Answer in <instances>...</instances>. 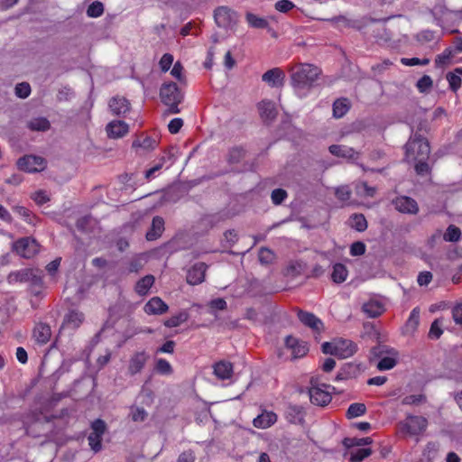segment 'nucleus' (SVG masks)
I'll return each mask as SVG.
<instances>
[{"label":"nucleus","mask_w":462,"mask_h":462,"mask_svg":"<svg viewBox=\"0 0 462 462\" xmlns=\"http://www.w3.org/2000/svg\"><path fill=\"white\" fill-rule=\"evenodd\" d=\"M298 319L301 323L310 328L314 332L318 334H319L324 328V325L321 319L316 317L313 313L299 310Z\"/></svg>","instance_id":"obj_11"},{"label":"nucleus","mask_w":462,"mask_h":462,"mask_svg":"<svg viewBox=\"0 0 462 462\" xmlns=\"http://www.w3.org/2000/svg\"><path fill=\"white\" fill-rule=\"evenodd\" d=\"M446 79L449 84V88L453 92H457L461 87V78L455 71L448 72Z\"/></svg>","instance_id":"obj_40"},{"label":"nucleus","mask_w":462,"mask_h":462,"mask_svg":"<svg viewBox=\"0 0 462 462\" xmlns=\"http://www.w3.org/2000/svg\"><path fill=\"white\" fill-rule=\"evenodd\" d=\"M396 359L392 356H383L377 364V368L381 371L389 370L395 366Z\"/></svg>","instance_id":"obj_49"},{"label":"nucleus","mask_w":462,"mask_h":462,"mask_svg":"<svg viewBox=\"0 0 462 462\" xmlns=\"http://www.w3.org/2000/svg\"><path fill=\"white\" fill-rule=\"evenodd\" d=\"M420 323V310L418 308H415L411 310L409 319L407 321V327L411 329H416Z\"/></svg>","instance_id":"obj_54"},{"label":"nucleus","mask_w":462,"mask_h":462,"mask_svg":"<svg viewBox=\"0 0 462 462\" xmlns=\"http://www.w3.org/2000/svg\"><path fill=\"white\" fill-rule=\"evenodd\" d=\"M273 259V252L266 248V247H262L259 251V261L262 263H270Z\"/></svg>","instance_id":"obj_56"},{"label":"nucleus","mask_w":462,"mask_h":462,"mask_svg":"<svg viewBox=\"0 0 462 462\" xmlns=\"http://www.w3.org/2000/svg\"><path fill=\"white\" fill-rule=\"evenodd\" d=\"M404 148L407 161L428 160L430 153L428 140L418 133L410 137Z\"/></svg>","instance_id":"obj_2"},{"label":"nucleus","mask_w":462,"mask_h":462,"mask_svg":"<svg viewBox=\"0 0 462 462\" xmlns=\"http://www.w3.org/2000/svg\"><path fill=\"white\" fill-rule=\"evenodd\" d=\"M109 109L114 116H124L130 111V103L124 97H114L109 101Z\"/></svg>","instance_id":"obj_13"},{"label":"nucleus","mask_w":462,"mask_h":462,"mask_svg":"<svg viewBox=\"0 0 462 462\" xmlns=\"http://www.w3.org/2000/svg\"><path fill=\"white\" fill-rule=\"evenodd\" d=\"M331 154L337 157L346 158L348 160L357 159V152L351 147L339 144H332L328 147Z\"/></svg>","instance_id":"obj_20"},{"label":"nucleus","mask_w":462,"mask_h":462,"mask_svg":"<svg viewBox=\"0 0 462 462\" xmlns=\"http://www.w3.org/2000/svg\"><path fill=\"white\" fill-rule=\"evenodd\" d=\"M164 231V220L162 217L156 216L152 218V226L146 233V239L153 241L161 237Z\"/></svg>","instance_id":"obj_19"},{"label":"nucleus","mask_w":462,"mask_h":462,"mask_svg":"<svg viewBox=\"0 0 462 462\" xmlns=\"http://www.w3.org/2000/svg\"><path fill=\"white\" fill-rule=\"evenodd\" d=\"M365 252V245L363 242H355L351 245L350 254L353 256H359Z\"/></svg>","instance_id":"obj_61"},{"label":"nucleus","mask_w":462,"mask_h":462,"mask_svg":"<svg viewBox=\"0 0 462 462\" xmlns=\"http://www.w3.org/2000/svg\"><path fill=\"white\" fill-rule=\"evenodd\" d=\"M106 130L108 137L120 138L128 133L129 127L128 125L124 121L115 120L106 125Z\"/></svg>","instance_id":"obj_18"},{"label":"nucleus","mask_w":462,"mask_h":462,"mask_svg":"<svg viewBox=\"0 0 462 462\" xmlns=\"http://www.w3.org/2000/svg\"><path fill=\"white\" fill-rule=\"evenodd\" d=\"M287 191L283 189H275L272 191L271 199L274 205L282 204L287 198Z\"/></svg>","instance_id":"obj_50"},{"label":"nucleus","mask_w":462,"mask_h":462,"mask_svg":"<svg viewBox=\"0 0 462 462\" xmlns=\"http://www.w3.org/2000/svg\"><path fill=\"white\" fill-rule=\"evenodd\" d=\"M362 310L367 317L376 318L383 313L384 307L377 300H370L363 305Z\"/></svg>","instance_id":"obj_26"},{"label":"nucleus","mask_w":462,"mask_h":462,"mask_svg":"<svg viewBox=\"0 0 462 462\" xmlns=\"http://www.w3.org/2000/svg\"><path fill=\"white\" fill-rule=\"evenodd\" d=\"M168 309V305L160 297H152L144 306V311L149 315H162Z\"/></svg>","instance_id":"obj_17"},{"label":"nucleus","mask_w":462,"mask_h":462,"mask_svg":"<svg viewBox=\"0 0 462 462\" xmlns=\"http://www.w3.org/2000/svg\"><path fill=\"white\" fill-rule=\"evenodd\" d=\"M294 6V4L290 0H280L275 4V9L282 13H287Z\"/></svg>","instance_id":"obj_58"},{"label":"nucleus","mask_w":462,"mask_h":462,"mask_svg":"<svg viewBox=\"0 0 462 462\" xmlns=\"http://www.w3.org/2000/svg\"><path fill=\"white\" fill-rule=\"evenodd\" d=\"M366 412V406L361 402L352 403L346 411V418L354 419L364 415Z\"/></svg>","instance_id":"obj_37"},{"label":"nucleus","mask_w":462,"mask_h":462,"mask_svg":"<svg viewBox=\"0 0 462 462\" xmlns=\"http://www.w3.org/2000/svg\"><path fill=\"white\" fill-rule=\"evenodd\" d=\"M173 62V56L170 53H165L161 60H160V67L161 69L164 72L168 71Z\"/></svg>","instance_id":"obj_60"},{"label":"nucleus","mask_w":462,"mask_h":462,"mask_svg":"<svg viewBox=\"0 0 462 462\" xmlns=\"http://www.w3.org/2000/svg\"><path fill=\"white\" fill-rule=\"evenodd\" d=\"M51 337V327L45 323H39L33 329V337L39 344H46Z\"/></svg>","instance_id":"obj_23"},{"label":"nucleus","mask_w":462,"mask_h":462,"mask_svg":"<svg viewBox=\"0 0 462 462\" xmlns=\"http://www.w3.org/2000/svg\"><path fill=\"white\" fill-rule=\"evenodd\" d=\"M30 287L42 288V271L38 269H32V275L28 279Z\"/></svg>","instance_id":"obj_44"},{"label":"nucleus","mask_w":462,"mask_h":462,"mask_svg":"<svg viewBox=\"0 0 462 462\" xmlns=\"http://www.w3.org/2000/svg\"><path fill=\"white\" fill-rule=\"evenodd\" d=\"M335 348V356L344 359L352 356L356 352L357 346L351 340L338 338Z\"/></svg>","instance_id":"obj_10"},{"label":"nucleus","mask_w":462,"mask_h":462,"mask_svg":"<svg viewBox=\"0 0 462 462\" xmlns=\"http://www.w3.org/2000/svg\"><path fill=\"white\" fill-rule=\"evenodd\" d=\"M155 370L159 374H165V375L171 374L173 372V369H172L171 364L163 358H160L156 361Z\"/></svg>","instance_id":"obj_41"},{"label":"nucleus","mask_w":462,"mask_h":462,"mask_svg":"<svg viewBox=\"0 0 462 462\" xmlns=\"http://www.w3.org/2000/svg\"><path fill=\"white\" fill-rule=\"evenodd\" d=\"M442 322L439 319H435L431 325L429 331V337L431 339H438L443 333L441 329Z\"/></svg>","instance_id":"obj_46"},{"label":"nucleus","mask_w":462,"mask_h":462,"mask_svg":"<svg viewBox=\"0 0 462 462\" xmlns=\"http://www.w3.org/2000/svg\"><path fill=\"white\" fill-rule=\"evenodd\" d=\"M347 270L346 267L343 263H336L333 266V272L331 274V278L336 283H342L346 281L347 277Z\"/></svg>","instance_id":"obj_31"},{"label":"nucleus","mask_w":462,"mask_h":462,"mask_svg":"<svg viewBox=\"0 0 462 462\" xmlns=\"http://www.w3.org/2000/svg\"><path fill=\"white\" fill-rule=\"evenodd\" d=\"M106 429V425L103 420L97 419L91 423V430L93 433L103 436Z\"/></svg>","instance_id":"obj_57"},{"label":"nucleus","mask_w":462,"mask_h":462,"mask_svg":"<svg viewBox=\"0 0 462 462\" xmlns=\"http://www.w3.org/2000/svg\"><path fill=\"white\" fill-rule=\"evenodd\" d=\"M285 74L279 68H273L267 70L262 76V80L272 88H277L283 85Z\"/></svg>","instance_id":"obj_14"},{"label":"nucleus","mask_w":462,"mask_h":462,"mask_svg":"<svg viewBox=\"0 0 462 462\" xmlns=\"http://www.w3.org/2000/svg\"><path fill=\"white\" fill-rule=\"evenodd\" d=\"M31 86L27 82L18 83L14 88L15 95L20 98L28 97L31 94Z\"/></svg>","instance_id":"obj_45"},{"label":"nucleus","mask_w":462,"mask_h":462,"mask_svg":"<svg viewBox=\"0 0 462 462\" xmlns=\"http://www.w3.org/2000/svg\"><path fill=\"white\" fill-rule=\"evenodd\" d=\"M46 165L45 159L36 155H24L17 161V167L21 171L30 173L42 171Z\"/></svg>","instance_id":"obj_5"},{"label":"nucleus","mask_w":462,"mask_h":462,"mask_svg":"<svg viewBox=\"0 0 462 462\" xmlns=\"http://www.w3.org/2000/svg\"><path fill=\"white\" fill-rule=\"evenodd\" d=\"M346 448L350 449L354 447H363L372 443L369 437L366 438H345L342 441Z\"/></svg>","instance_id":"obj_33"},{"label":"nucleus","mask_w":462,"mask_h":462,"mask_svg":"<svg viewBox=\"0 0 462 462\" xmlns=\"http://www.w3.org/2000/svg\"><path fill=\"white\" fill-rule=\"evenodd\" d=\"M309 394L310 402L316 405L325 406L331 402L329 393L318 385H312Z\"/></svg>","instance_id":"obj_12"},{"label":"nucleus","mask_w":462,"mask_h":462,"mask_svg":"<svg viewBox=\"0 0 462 462\" xmlns=\"http://www.w3.org/2000/svg\"><path fill=\"white\" fill-rule=\"evenodd\" d=\"M160 97L163 104H171L174 101L182 102L183 94L174 82L165 83L160 89Z\"/></svg>","instance_id":"obj_8"},{"label":"nucleus","mask_w":462,"mask_h":462,"mask_svg":"<svg viewBox=\"0 0 462 462\" xmlns=\"http://www.w3.org/2000/svg\"><path fill=\"white\" fill-rule=\"evenodd\" d=\"M246 21L254 28H265L268 26V22L265 19L251 13L246 14Z\"/></svg>","instance_id":"obj_39"},{"label":"nucleus","mask_w":462,"mask_h":462,"mask_svg":"<svg viewBox=\"0 0 462 462\" xmlns=\"http://www.w3.org/2000/svg\"><path fill=\"white\" fill-rule=\"evenodd\" d=\"M214 18L217 26L225 29H231L237 23L236 14L226 6L217 7L214 13Z\"/></svg>","instance_id":"obj_6"},{"label":"nucleus","mask_w":462,"mask_h":462,"mask_svg":"<svg viewBox=\"0 0 462 462\" xmlns=\"http://www.w3.org/2000/svg\"><path fill=\"white\" fill-rule=\"evenodd\" d=\"M153 283L154 277L152 275H146L137 282L135 285V291L139 295H145Z\"/></svg>","instance_id":"obj_29"},{"label":"nucleus","mask_w":462,"mask_h":462,"mask_svg":"<svg viewBox=\"0 0 462 462\" xmlns=\"http://www.w3.org/2000/svg\"><path fill=\"white\" fill-rule=\"evenodd\" d=\"M303 271V263L301 262H291L287 267V274L291 276H297Z\"/></svg>","instance_id":"obj_51"},{"label":"nucleus","mask_w":462,"mask_h":462,"mask_svg":"<svg viewBox=\"0 0 462 462\" xmlns=\"http://www.w3.org/2000/svg\"><path fill=\"white\" fill-rule=\"evenodd\" d=\"M303 409L301 406L289 404L285 411L286 420L293 424L301 423L303 420Z\"/></svg>","instance_id":"obj_24"},{"label":"nucleus","mask_w":462,"mask_h":462,"mask_svg":"<svg viewBox=\"0 0 462 462\" xmlns=\"http://www.w3.org/2000/svg\"><path fill=\"white\" fill-rule=\"evenodd\" d=\"M428 160H416L412 161L416 162L415 164V171L419 175H426L430 171V167L427 162Z\"/></svg>","instance_id":"obj_52"},{"label":"nucleus","mask_w":462,"mask_h":462,"mask_svg":"<svg viewBox=\"0 0 462 462\" xmlns=\"http://www.w3.org/2000/svg\"><path fill=\"white\" fill-rule=\"evenodd\" d=\"M350 226L358 232L367 228V221L363 214H353L350 217Z\"/></svg>","instance_id":"obj_35"},{"label":"nucleus","mask_w":462,"mask_h":462,"mask_svg":"<svg viewBox=\"0 0 462 462\" xmlns=\"http://www.w3.org/2000/svg\"><path fill=\"white\" fill-rule=\"evenodd\" d=\"M426 401V396L423 394L408 395L403 398L402 403L405 405H418Z\"/></svg>","instance_id":"obj_53"},{"label":"nucleus","mask_w":462,"mask_h":462,"mask_svg":"<svg viewBox=\"0 0 462 462\" xmlns=\"http://www.w3.org/2000/svg\"><path fill=\"white\" fill-rule=\"evenodd\" d=\"M245 152L242 148H233L229 152L228 161L231 163H237L244 157Z\"/></svg>","instance_id":"obj_55"},{"label":"nucleus","mask_w":462,"mask_h":462,"mask_svg":"<svg viewBox=\"0 0 462 462\" xmlns=\"http://www.w3.org/2000/svg\"><path fill=\"white\" fill-rule=\"evenodd\" d=\"M277 421V415L273 411H264L255 419H254V426L256 428L266 429L273 425Z\"/></svg>","instance_id":"obj_21"},{"label":"nucleus","mask_w":462,"mask_h":462,"mask_svg":"<svg viewBox=\"0 0 462 462\" xmlns=\"http://www.w3.org/2000/svg\"><path fill=\"white\" fill-rule=\"evenodd\" d=\"M208 265L205 263H196L187 271L186 281L190 285H198L204 282Z\"/></svg>","instance_id":"obj_9"},{"label":"nucleus","mask_w":462,"mask_h":462,"mask_svg":"<svg viewBox=\"0 0 462 462\" xmlns=\"http://www.w3.org/2000/svg\"><path fill=\"white\" fill-rule=\"evenodd\" d=\"M452 317L457 324L462 325V303L456 305L452 309Z\"/></svg>","instance_id":"obj_64"},{"label":"nucleus","mask_w":462,"mask_h":462,"mask_svg":"<svg viewBox=\"0 0 462 462\" xmlns=\"http://www.w3.org/2000/svg\"><path fill=\"white\" fill-rule=\"evenodd\" d=\"M433 81L428 75H424L417 81V88L421 93L428 92L432 87Z\"/></svg>","instance_id":"obj_48"},{"label":"nucleus","mask_w":462,"mask_h":462,"mask_svg":"<svg viewBox=\"0 0 462 462\" xmlns=\"http://www.w3.org/2000/svg\"><path fill=\"white\" fill-rule=\"evenodd\" d=\"M349 110V101L347 98L337 99L333 104V116L337 118L344 116Z\"/></svg>","instance_id":"obj_28"},{"label":"nucleus","mask_w":462,"mask_h":462,"mask_svg":"<svg viewBox=\"0 0 462 462\" xmlns=\"http://www.w3.org/2000/svg\"><path fill=\"white\" fill-rule=\"evenodd\" d=\"M30 275H32L31 268L21 269L10 273L7 276V282L11 284L16 282H28Z\"/></svg>","instance_id":"obj_27"},{"label":"nucleus","mask_w":462,"mask_h":462,"mask_svg":"<svg viewBox=\"0 0 462 462\" xmlns=\"http://www.w3.org/2000/svg\"><path fill=\"white\" fill-rule=\"evenodd\" d=\"M13 251L23 258L30 259L39 252V244L31 237H23L13 244Z\"/></svg>","instance_id":"obj_4"},{"label":"nucleus","mask_w":462,"mask_h":462,"mask_svg":"<svg viewBox=\"0 0 462 462\" xmlns=\"http://www.w3.org/2000/svg\"><path fill=\"white\" fill-rule=\"evenodd\" d=\"M340 371L341 375H345V378H350L355 375L356 372L357 371V366L351 363L345 364Z\"/></svg>","instance_id":"obj_62"},{"label":"nucleus","mask_w":462,"mask_h":462,"mask_svg":"<svg viewBox=\"0 0 462 462\" xmlns=\"http://www.w3.org/2000/svg\"><path fill=\"white\" fill-rule=\"evenodd\" d=\"M32 199L35 201L37 205H43L50 201L49 196L46 194L44 190H38L32 196Z\"/></svg>","instance_id":"obj_59"},{"label":"nucleus","mask_w":462,"mask_h":462,"mask_svg":"<svg viewBox=\"0 0 462 462\" xmlns=\"http://www.w3.org/2000/svg\"><path fill=\"white\" fill-rule=\"evenodd\" d=\"M214 374L221 380L229 379L233 374V365L230 362L219 361L213 366Z\"/></svg>","instance_id":"obj_25"},{"label":"nucleus","mask_w":462,"mask_h":462,"mask_svg":"<svg viewBox=\"0 0 462 462\" xmlns=\"http://www.w3.org/2000/svg\"><path fill=\"white\" fill-rule=\"evenodd\" d=\"M456 51L452 48H447L444 51L437 55L435 64L437 67H444L450 63L451 59L455 56Z\"/></svg>","instance_id":"obj_34"},{"label":"nucleus","mask_w":462,"mask_h":462,"mask_svg":"<svg viewBox=\"0 0 462 462\" xmlns=\"http://www.w3.org/2000/svg\"><path fill=\"white\" fill-rule=\"evenodd\" d=\"M183 125V120L181 118H174L171 120L168 125V129L171 134H178Z\"/></svg>","instance_id":"obj_63"},{"label":"nucleus","mask_w":462,"mask_h":462,"mask_svg":"<svg viewBox=\"0 0 462 462\" xmlns=\"http://www.w3.org/2000/svg\"><path fill=\"white\" fill-rule=\"evenodd\" d=\"M261 118L266 122H273L277 116L275 104L271 100H263L258 104Z\"/></svg>","instance_id":"obj_16"},{"label":"nucleus","mask_w":462,"mask_h":462,"mask_svg":"<svg viewBox=\"0 0 462 462\" xmlns=\"http://www.w3.org/2000/svg\"><path fill=\"white\" fill-rule=\"evenodd\" d=\"M372 454L371 448H358L352 451H347L344 456L346 457L349 456V460L351 462H361L365 457H369Z\"/></svg>","instance_id":"obj_30"},{"label":"nucleus","mask_w":462,"mask_h":462,"mask_svg":"<svg viewBox=\"0 0 462 462\" xmlns=\"http://www.w3.org/2000/svg\"><path fill=\"white\" fill-rule=\"evenodd\" d=\"M188 319H189L188 312L185 310H182L180 313H178L177 315H174V316L171 317L170 319H166L164 321V326H166L167 328H175V327H178L180 324L184 323L185 321H187Z\"/></svg>","instance_id":"obj_36"},{"label":"nucleus","mask_w":462,"mask_h":462,"mask_svg":"<svg viewBox=\"0 0 462 462\" xmlns=\"http://www.w3.org/2000/svg\"><path fill=\"white\" fill-rule=\"evenodd\" d=\"M84 320V314L78 310H70L63 319L62 327L71 329L78 328Z\"/></svg>","instance_id":"obj_22"},{"label":"nucleus","mask_w":462,"mask_h":462,"mask_svg":"<svg viewBox=\"0 0 462 462\" xmlns=\"http://www.w3.org/2000/svg\"><path fill=\"white\" fill-rule=\"evenodd\" d=\"M321 70L310 64H300L291 69V85L296 90L309 89L314 86Z\"/></svg>","instance_id":"obj_1"},{"label":"nucleus","mask_w":462,"mask_h":462,"mask_svg":"<svg viewBox=\"0 0 462 462\" xmlns=\"http://www.w3.org/2000/svg\"><path fill=\"white\" fill-rule=\"evenodd\" d=\"M88 444L92 450H94L95 452L100 451V449L102 448V444H101L102 436L101 435L91 432L88 437Z\"/></svg>","instance_id":"obj_47"},{"label":"nucleus","mask_w":462,"mask_h":462,"mask_svg":"<svg viewBox=\"0 0 462 462\" xmlns=\"http://www.w3.org/2000/svg\"><path fill=\"white\" fill-rule=\"evenodd\" d=\"M104 13V5L99 1H95L87 9V14L89 17H99Z\"/></svg>","instance_id":"obj_42"},{"label":"nucleus","mask_w":462,"mask_h":462,"mask_svg":"<svg viewBox=\"0 0 462 462\" xmlns=\"http://www.w3.org/2000/svg\"><path fill=\"white\" fill-rule=\"evenodd\" d=\"M428 426V420L421 416L409 415L404 420L397 424V431L400 435L417 436L425 431Z\"/></svg>","instance_id":"obj_3"},{"label":"nucleus","mask_w":462,"mask_h":462,"mask_svg":"<svg viewBox=\"0 0 462 462\" xmlns=\"http://www.w3.org/2000/svg\"><path fill=\"white\" fill-rule=\"evenodd\" d=\"M131 418L134 422H143L148 417V412L141 407H132L131 408Z\"/></svg>","instance_id":"obj_43"},{"label":"nucleus","mask_w":462,"mask_h":462,"mask_svg":"<svg viewBox=\"0 0 462 462\" xmlns=\"http://www.w3.org/2000/svg\"><path fill=\"white\" fill-rule=\"evenodd\" d=\"M28 127L32 131H47L51 127L49 120L45 117H37L28 122Z\"/></svg>","instance_id":"obj_32"},{"label":"nucleus","mask_w":462,"mask_h":462,"mask_svg":"<svg viewBox=\"0 0 462 462\" xmlns=\"http://www.w3.org/2000/svg\"><path fill=\"white\" fill-rule=\"evenodd\" d=\"M394 208L402 214L416 215L419 212V206L416 200L408 196H399L393 199Z\"/></svg>","instance_id":"obj_7"},{"label":"nucleus","mask_w":462,"mask_h":462,"mask_svg":"<svg viewBox=\"0 0 462 462\" xmlns=\"http://www.w3.org/2000/svg\"><path fill=\"white\" fill-rule=\"evenodd\" d=\"M148 355L144 351L137 352L132 356L129 361L128 372L131 375L140 373L144 367Z\"/></svg>","instance_id":"obj_15"},{"label":"nucleus","mask_w":462,"mask_h":462,"mask_svg":"<svg viewBox=\"0 0 462 462\" xmlns=\"http://www.w3.org/2000/svg\"><path fill=\"white\" fill-rule=\"evenodd\" d=\"M461 237V230L455 225H449L443 235V239L447 242H457Z\"/></svg>","instance_id":"obj_38"}]
</instances>
